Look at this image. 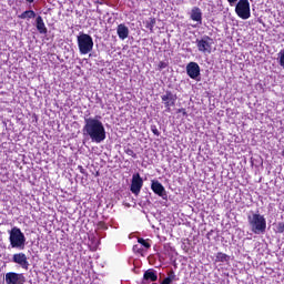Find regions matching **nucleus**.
I'll return each instance as SVG.
<instances>
[{"label": "nucleus", "instance_id": "obj_13", "mask_svg": "<svg viewBox=\"0 0 284 284\" xmlns=\"http://www.w3.org/2000/svg\"><path fill=\"white\" fill-rule=\"evenodd\" d=\"M159 281V275L154 268H149L143 274L142 284L155 283Z\"/></svg>", "mask_w": 284, "mask_h": 284}, {"label": "nucleus", "instance_id": "obj_22", "mask_svg": "<svg viewBox=\"0 0 284 284\" xmlns=\"http://www.w3.org/2000/svg\"><path fill=\"white\" fill-rule=\"evenodd\" d=\"M170 280V282L172 283L173 281H176V274L174 273V271H170L168 273V277Z\"/></svg>", "mask_w": 284, "mask_h": 284}, {"label": "nucleus", "instance_id": "obj_27", "mask_svg": "<svg viewBox=\"0 0 284 284\" xmlns=\"http://www.w3.org/2000/svg\"><path fill=\"white\" fill-rule=\"evenodd\" d=\"M179 113L183 114V116H187V111L185 109H179L178 110Z\"/></svg>", "mask_w": 284, "mask_h": 284}, {"label": "nucleus", "instance_id": "obj_17", "mask_svg": "<svg viewBox=\"0 0 284 284\" xmlns=\"http://www.w3.org/2000/svg\"><path fill=\"white\" fill-rule=\"evenodd\" d=\"M37 13L32 10H27L19 16V19H34Z\"/></svg>", "mask_w": 284, "mask_h": 284}, {"label": "nucleus", "instance_id": "obj_31", "mask_svg": "<svg viewBox=\"0 0 284 284\" xmlns=\"http://www.w3.org/2000/svg\"><path fill=\"white\" fill-rule=\"evenodd\" d=\"M282 156H284V151L282 152Z\"/></svg>", "mask_w": 284, "mask_h": 284}, {"label": "nucleus", "instance_id": "obj_2", "mask_svg": "<svg viewBox=\"0 0 284 284\" xmlns=\"http://www.w3.org/2000/svg\"><path fill=\"white\" fill-rule=\"evenodd\" d=\"M248 225L253 234H265L267 230V221L261 213H252L247 215Z\"/></svg>", "mask_w": 284, "mask_h": 284}, {"label": "nucleus", "instance_id": "obj_9", "mask_svg": "<svg viewBox=\"0 0 284 284\" xmlns=\"http://www.w3.org/2000/svg\"><path fill=\"white\" fill-rule=\"evenodd\" d=\"M151 190L154 194L163 199V201H168V191H165V186L159 180L151 181Z\"/></svg>", "mask_w": 284, "mask_h": 284}, {"label": "nucleus", "instance_id": "obj_1", "mask_svg": "<svg viewBox=\"0 0 284 284\" xmlns=\"http://www.w3.org/2000/svg\"><path fill=\"white\" fill-rule=\"evenodd\" d=\"M82 132L84 136L91 139L92 143H103L105 139V126L97 118H85Z\"/></svg>", "mask_w": 284, "mask_h": 284}, {"label": "nucleus", "instance_id": "obj_25", "mask_svg": "<svg viewBox=\"0 0 284 284\" xmlns=\"http://www.w3.org/2000/svg\"><path fill=\"white\" fill-rule=\"evenodd\" d=\"M165 68H168V63L161 61V62L159 63V70H165Z\"/></svg>", "mask_w": 284, "mask_h": 284}, {"label": "nucleus", "instance_id": "obj_20", "mask_svg": "<svg viewBox=\"0 0 284 284\" xmlns=\"http://www.w3.org/2000/svg\"><path fill=\"white\" fill-rule=\"evenodd\" d=\"M124 152L125 154H128V156H132V159H136V153H134V150H132L130 146L124 148Z\"/></svg>", "mask_w": 284, "mask_h": 284}, {"label": "nucleus", "instance_id": "obj_30", "mask_svg": "<svg viewBox=\"0 0 284 284\" xmlns=\"http://www.w3.org/2000/svg\"><path fill=\"white\" fill-rule=\"evenodd\" d=\"M28 3H34V0H26Z\"/></svg>", "mask_w": 284, "mask_h": 284}, {"label": "nucleus", "instance_id": "obj_24", "mask_svg": "<svg viewBox=\"0 0 284 284\" xmlns=\"http://www.w3.org/2000/svg\"><path fill=\"white\" fill-rule=\"evenodd\" d=\"M277 232H278L280 234H283V232H284V223H283V222H280V223L277 224Z\"/></svg>", "mask_w": 284, "mask_h": 284}, {"label": "nucleus", "instance_id": "obj_21", "mask_svg": "<svg viewBox=\"0 0 284 284\" xmlns=\"http://www.w3.org/2000/svg\"><path fill=\"white\" fill-rule=\"evenodd\" d=\"M138 243L141 244V247H145V250H150V247H151L150 243H148L143 237H140L138 240Z\"/></svg>", "mask_w": 284, "mask_h": 284}, {"label": "nucleus", "instance_id": "obj_18", "mask_svg": "<svg viewBox=\"0 0 284 284\" xmlns=\"http://www.w3.org/2000/svg\"><path fill=\"white\" fill-rule=\"evenodd\" d=\"M216 263H227L230 256L225 253H217L215 257Z\"/></svg>", "mask_w": 284, "mask_h": 284}, {"label": "nucleus", "instance_id": "obj_15", "mask_svg": "<svg viewBox=\"0 0 284 284\" xmlns=\"http://www.w3.org/2000/svg\"><path fill=\"white\" fill-rule=\"evenodd\" d=\"M116 34L121 41H125L130 37V29L124 23H121L116 28Z\"/></svg>", "mask_w": 284, "mask_h": 284}, {"label": "nucleus", "instance_id": "obj_12", "mask_svg": "<svg viewBox=\"0 0 284 284\" xmlns=\"http://www.w3.org/2000/svg\"><path fill=\"white\" fill-rule=\"evenodd\" d=\"M12 263L22 267V270H29L30 262H28V256L26 253H16L12 256Z\"/></svg>", "mask_w": 284, "mask_h": 284}, {"label": "nucleus", "instance_id": "obj_14", "mask_svg": "<svg viewBox=\"0 0 284 284\" xmlns=\"http://www.w3.org/2000/svg\"><path fill=\"white\" fill-rule=\"evenodd\" d=\"M190 17L192 21H196L199 26H202L203 23V12L201 11V8L193 7L190 13Z\"/></svg>", "mask_w": 284, "mask_h": 284}, {"label": "nucleus", "instance_id": "obj_28", "mask_svg": "<svg viewBox=\"0 0 284 284\" xmlns=\"http://www.w3.org/2000/svg\"><path fill=\"white\" fill-rule=\"evenodd\" d=\"M227 1H229L230 6H234V3H236V1H239V0H227Z\"/></svg>", "mask_w": 284, "mask_h": 284}, {"label": "nucleus", "instance_id": "obj_7", "mask_svg": "<svg viewBox=\"0 0 284 284\" xmlns=\"http://www.w3.org/2000/svg\"><path fill=\"white\" fill-rule=\"evenodd\" d=\"M162 103H164V106L166 108V112H171V108H174L176 105V94L172 93V91H165L164 94L161 95Z\"/></svg>", "mask_w": 284, "mask_h": 284}, {"label": "nucleus", "instance_id": "obj_23", "mask_svg": "<svg viewBox=\"0 0 284 284\" xmlns=\"http://www.w3.org/2000/svg\"><path fill=\"white\" fill-rule=\"evenodd\" d=\"M151 132H153L155 136H161V132H159V129L154 124L151 125Z\"/></svg>", "mask_w": 284, "mask_h": 284}, {"label": "nucleus", "instance_id": "obj_16", "mask_svg": "<svg viewBox=\"0 0 284 284\" xmlns=\"http://www.w3.org/2000/svg\"><path fill=\"white\" fill-rule=\"evenodd\" d=\"M36 23L37 30L40 34H48V28H45V22H43V18L41 16H38Z\"/></svg>", "mask_w": 284, "mask_h": 284}, {"label": "nucleus", "instance_id": "obj_4", "mask_svg": "<svg viewBox=\"0 0 284 284\" xmlns=\"http://www.w3.org/2000/svg\"><path fill=\"white\" fill-rule=\"evenodd\" d=\"M78 48L80 54H90V51L94 48V40L88 33H81L78 36Z\"/></svg>", "mask_w": 284, "mask_h": 284}, {"label": "nucleus", "instance_id": "obj_3", "mask_svg": "<svg viewBox=\"0 0 284 284\" xmlns=\"http://www.w3.org/2000/svg\"><path fill=\"white\" fill-rule=\"evenodd\" d=\"M9 242L13 250H26V234L17 226L9 231Z\"/></svg>", "mask_w": 284, "mask_h": 284}, {"label": "nucleus", "instance_id": "obj_10", "mask_svg": "<svg viewBox=\"0 0 284 284\" xmlns=\"http://www.w3.org/2000/svg\"><path fill=\"white\" fill-rule=\"evenodd\" d=\"M186 74L190 79L194 81H199V77H201V67L196 62H190L186 64Z\"/></svg>", "mask_w": 284, "mask_h": 284}, {"label": "nucleus", "instance_id": "obj_19", "mask_svg": "<svg viewBox=\"0 0 284 284\" xmlns=\"http://www.w3.org/2000/svg\"><path fill=\"white\" fill-rule=\"evenodd\" d=\"M155 26H156V19H154V18H150L145 22V28H148V30H150V32H154Z\"/></svg>", "mask_w": 284, "mask_h": 284}, {"label": "nucleus", "instance_id": "obj_8", "mask_svg": "<svg viewBox=\"0 0 284 284\" xmlns=\"http://www.w3.org/2000/svg\"><path fill=\"white\" fill-rule=\"evenodd\" d=\"M142 187H143V178L139 173L133 174L131 180L132 194H135V196H139Z\"/></svg>", "mask_w": 284, "mask_h": 284}, {"label": "nucleus", "instance_id": "obj_29", "mask_svg": "<svg viewBox=\"0 0 284 284\" xmlns=\"http://www.w3.org/2000/svg\"><path fill=\"white\" fill-rule=\"evenodd\" d=\"M80 172L81 174H85V170L83 169V166H80Z\"/></svg>", "mask_w": 284, "mask_h": 284}, {"label": "nucleus", "instance_id": "obj_26", "mask_svg": "<svg viewBox=\"0 0 284 284\" xmlns=\"http://www.w3.org/2000/svg\"><path fill=\"white\" fill-rule=\"evenodd\" d=\"M133 252L141 253V252H143V247H142V246L139 247V245H134V246H133Z\"/></svg>", "mask_w": 284, "mask_h": 284}, {"label": "nucleus", "instance_id": "obj_6", "mask_svg": "<svg viewBox=\"0 0 284 284\" xmlns=\"http://www.w3.org/2000/svg\"><path fill=\"white\" fill-rule=\"evenodd\" d=\"M235 12L240 19L247 20L252 17L250 11V1L248 0H240L235 7Z\"/></svg>", "mask_w": 284, "mask_h": 284}, {"label": "nucleus", "instance_id": "obj_5", "mask_svg": "<svg viewBox=\"0 0 284 284\" xmlns=\"http://www.w3.org/2000/svg\"><path fill=\"white\" fill-rule=\"evenodd\" d=\"M199 52L202 54H212V45H214V40L210 36H204L202 39H196L195 41Z\"/></svg>", "mask_w": 284, "mask_h": 284}, {"label": "nucleus", "instance_id": "obj_11", "mask_svg": "<svg viewBox=\"0 0 284 284\" xmlns=\"http://www.w3.org/2000/svg\"><path fill=\"white\" fill-rule=\"evenodd\" d=\"M26 283V276L21 273L9 272L6 274V284H23Z\"/></svg>", "mask_w": 284, "mask_h": 284}]
</instances>
